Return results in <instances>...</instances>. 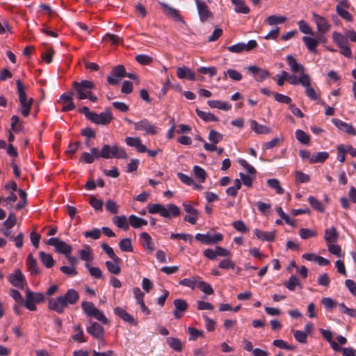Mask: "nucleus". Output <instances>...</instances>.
I'll return each instance as SVG.
<instances>
[{"label": "nucleus", "instance_id": "1", "mask_svg": "<svg viewBox=\"0 0 356 356\" xmlns=\"http://www.w3.org/2000/svg\"><path fill=\"white\" fill-rule=\"evenodd\" d=\"M111 158L127 159L128 154L124 148L117 144H114L113 146L104 145L101 150L96 147H92L90 149V152H83L81 156L80 161L90 164L95 160L99 159H109Z\"/></svg>", "mask_w": 356, "mask_h": 356}, {"label": "nucleus", "instance_id": "2", "mask_svg": "<svg viewBox=\"0 0 356 356\" xmlns=\"http://www.w3.org/2000/svg\"><path fill=\"white\" fill-rule=\"evenodd\" d=\"M148 212L151 214L159 213L162 217L171 218L180 215L179 208L173 204L163 205L161 204H149Z\"/></svg>", "mask_w": 356, "mask_h": 356}, {"label": "nucleus", "instance_id": "3", "mask_svg": "<svg viewBox=\"0 0 356 356\" xmlns=\"http://www.w3.org/2000/svg\"><path fill=\"white\" fill-rule=\"evenodd\" d=\"M16 84L20 104V112L24 117H27L30 114L33 99L27 98L24 87L20 80H17Z\"/></svg>", "mask_w": 356, "mask_h": 356}, {"label": "nucleus", "instance_id": "4", "mask_svg": "<svg viewBox=\"0 0 356 356\" xmlns=\"http://www.w3.org/2000/svg\"><path fill=\"white\" fill-rule=\"evenodd\" d=\"M72 87L76 93L77 99L82 100L86 99L95 87L92 81L89 80H81L79 82L74 81Z\"/></svg>", "mask_w": 356, "mask_h": 356}, {"label": "nucleus", "instance_id": "5", "mask_svg": "<svg viewBox=\"0 0 356 356\" xmlns=\"http://www.w3.org/2000/svg\"><path fill=\"white\" fill-rule=\"evenodd\" d=\"M323 35L324 34H321L318 33V36L316 38L309 36L302 37V41L309 52L314 54L316 53V47L318 44L321 42H326L327 40Z\"/></svg>", "mask_w": 356, "mask_h": 356}, {"label": "nucleus", "instance_id": "6", "mask_svg": "<svg viewBox=\"0 0 356 356\" xmlns=\"http://www.w3.org/2000/svg\"><path fill=\"white\" fill-rule=\"evenodd\" d=\"M195 238L197 241L204 244L210 245L220 242L223 239V235L220 233L211 234L208 232L204 234L198 233L195 235Z\"/></svg>", "mask_w": 356, "mask_h": 356}, {"label": "nucleus", "instance_id": "7", "mask_svg": "<svg viewBox=\"0 0 356 356\" xmlns=\"http://www.w3.org/2000/svg\"><path fill=\"white\" fill-rule=\"evenodd\" d=\"M47 243L49 245L54 246L57 252L65 256L70 254L72 250V248L70 245L56 237L49 238Z\"/></svg>", "mask_w": 356, "mask_h": 356}, {"label": "nucleus", "instance_id": "8", "mask_svg": "<svg viewBox=\"0 0 356 356\" xmlns=\"http://www.w3.org/2000/svg\"><path fill=\"white\" fill-rule=\"evenodd\" d=\"M125 76L126 71L124 67L122 65H119L113 69L111 74L107 77V81L109 84L115 86L118 85Z\"/></svg>", "mask_w": 356, "mask_h": 356}, {"label": "nucleus", "instance_id": "9", "mask_svg": "<svg viewBox=\"0 0 356 356\" xmlns=\"http://www.w3.org/2000/svg\"><path fill=\"white\" fill-rule=\"evenodd\" d=\"M312 17L319 33L325 34L330 31L331 24L326 18L315 13H312Z\"/></svg>", "mask_w": 356, "mask_h": 356}, {"label": "nucleus", "instance_id": "10", "mask_svg": "<svg viewBox=\"0 0 356 356\" xmlns=\"http://www.w3.org/2000/svg\"><path fill=\"white\" fill-rule=\"evenodd\" d=\"M136 131H143L145 134L154 135L157 133V127L147 119L134 123Z\"/></svg>", "mask_w": 356, "mask_h": 356}, {"label": "nucleus", "instance_id": "11", "mask_svg": "<svg viewBox=\"0 0 356 356\" xmlns=\"http://www.w3.org/2000/svg\"><path fill=\"white\" fill-rule=\"evenodd\" d=\"M159 3L163 10L164 14L168 17L172 19L175 22H179L182 24H185V21L181 17L178 10L169 6L168 4L164 2H160Z\"/></svg>", "mask_w": 356, "mask_h": 356}, {"label": "nucleus", "instance_id": "12", "mask_svg": "<svg viewBox=\"0 0 356 356\" xmlns=\"http://www.w3.org/2000/svg\"><path fill=\"white\" fill-rule=\"evenodd\" d=\"M257 45L255 40H251L248 43L239 42L227 47L229 51L232 53H241L243 51H249Z\"/></svg>", "mask_w": 356, "mask_h": 356}, {"label": "nucleus", "instance_id": "13", "mask_svg": "<svg viewBox=\"0 0 356 356\" xmlns=\"http://www.w3.org/2000/svg\"><path fill=\"white\" fill-rule=\"evenodd\" d=\"M48 307L49 309L53 310L58 314L63 313L65 308L67 307L65 302H64V298L60 296L56 298L49 299Z\"/></svg>", "mask_w": 356, "mask_h": 356}, {"label": "nucleus", "instance_id": "14", "mask_svg": "<svg viewBox=\"0 0 356 356\" xmlns=\"http://www.w3.org/2000/svg\"><path fill=\"white\" fill-rule=\"evenodd\" d=\"M183 207L188 215L185 216L184 220L192 225H195L199 217V211L195 209L191 204L184 202Z\"/></svg>", "mask_w": 356, "mask_h": 356}, {"label": "nucleus", "instance_id": "15", "mask_svg": "<svg viewBox=\"0 0 356 356\" xmlns=\"http://www.w3.org/2000/svg\"><path fill=\"white\" fill-rule=\"evenodd\" d=\"M8 280L14 286L19 289H23L26 284L25 277L19 269L10 274Z\"/></svg>", "mask_w": 356, "mask_h": 356}, {"label": "nucleus", "instance_id": "16", "mask_svg": "<svg viewBox=\"0 0 356 356\" xmlns=\"http://www.w3.org/2000/svg\"><path fill=\"white\" fill-rule=\"evenodd\" d=\"M195 4L197 6L200 19L202 22L207 21L213 16L212 13L209 10L208 6L204 1L195 0Z\"/></svg>", "mask_w": 356, "mask_h": 356}, {"label": "nucleus", "instance_id": "17", "mask_svg": "<svg viewBox=\"0 0 356 356\" xmlns=\"http://www.w3.org/2000/svg\"><path fill=\"white\" fill-rule=\"evenodd\" d=\"M112 113L108 111H106L105 112H102L100 114H97L94 112L90 120L95 124L104 125L108 124L112 120Z\"/></svg>", "mask_w": 356, "mask_h": 356}, {"label": "nucleus", "instance_id": "18", "mask_svg": "<svg viewBox=\"0 0 356 356\" xmlns=\"http://www.w3.org/2000/svg\"><path fill=\"white\" fill-rule=\"evenodd\" d=\"M332 122L341 131L351 136H356V129L351 124L341 120L333 118Z\"/></svg>", "mask_w": 356, "mask_h": 356}, {"label": "nucleus", "instance_id": "19", "mask_svg": "<svg viewBox=\"0 0 356 356\" xmlns=\"http://www.w3.org/2000/svg\"><path fill=\"white\" fill-rule=\"evenodd\" d=\"M286 60L288 65L289 66L290 70L293 73H300V74H306L305 72V67L302 64L298 63L293 56L288 55Z\"/></svg>", "mask_w": 356, "mask_h": 356}, {"label": "nucleus", "instance_id": "20", "mask_svg": "<svg viewBox=\"0 0 356 356\" xmlns=\"http://www.w3.org/2000/svg\"><path fill=\"white\" fill-rule=\"evenodd\" d=\"M73 92L64 93L60 97V102L63 104V111H70L75 108V105L72 101Z\"/></svg>", "mask_w": 356, "mask_h": 356}, {"label": "nucleus", "instance_id": "21", "mask_svg": "<svg viewBox=\"0 0 356 356\" xmlns=\"http://www.w3.org/2000/svg\"><path fill=\"white\" fill-rule=\"evenodd\" d=\"M175 306V311L173 312L175 317L179 319L182 317L184 312L188 308V304L186 300L183 299H175L173 302Z\"/></svg>", "mask_w": 356, "mask_h": 356}, {"label": "nucleus", "instance_id": "22", "mask_svg": "<svg viewBox=\"0 0 356 356\" xmlns=\"http://www.w3.org/2000/svg\"><path fill=\"white\" fill-rule=\"evenodd\" d=\"M126 144L129 146L136 148V149L140 153H144L147 151V147L142 143V140L138 137H127L125 138Z\"/></svg>", "mask_w": 356, "mask_h": 356}, {"label": "nucleus", "instance_id": "23", "mask_svg": "<svg viewBox=\"0 0 356 356\" xmlns=\"http://www.w3.org/2000/svg\"><path fill=\"white\" fill-rule=\"evenodd\" d=\"M87 332L98 340L103 339L104 330L103 327L98 323L93 322L91 325L87 327Z\"/></svg>", "mask_w": 356, "mask_h": 356}, {"label": "nucleus", "instance_id": "24", "mask_svg": "<svg viewBox=\"0 0 356 356\" xmlns=\"http://www.w3.org/2000/svg\"><path fill=\"white\" fill-rule=\"evenodd\" d=\"M139 236L143 247L149 252H152L155 250V245L151 236L147 232H142Z\"/></svg>", "mask_w": 356, "mask_h": 356}, {"label": "nucleus", "instance_id": "25", "mask_svg": "<svg viewBox=\"0 0 356 356\" xmlns=\"http://www.w3.org/2000/svg\"><path fill=\"white\" fill-rule=\"evenodd\" d=\"M248 69L253 74L255 80L257 81H263L269 76L268 72L264 69L256 66H249Z\"/></svg>", "mask_w": 356, "mask_h": 356}, {"label": "nucleus", "instance_id": "26", "mask_svg": "<svg viewBox=\"0 0 356 356\" xmlns=\"http://www.w3.org/2000/svg\"><path fill=\"white\" fill-rule=\"evenodd\" d=\"M60 297L64 298L66 305L68 307L70 305H74L79 299V293L72 289H68L64 295H60Z\"/></svg>", "mask_w": 356, "mask_h": 356}, {"label": "nucleus", "instance_id": "27", "mask_svg": "<svg viewBox=\"0 0 356 356\" xmlns=\"http://www.w3.org/2000/svg\"><path fill=\"white\" fill-rule=\"evenodd\" d=\"M177 75L179 79H187L190 81L195 79V74L192 70L187 67H179L177 68Z\"/></svg>", "mask_w": 356, "mask_h": 356}, {"label": "nucleus", "instance_id": "28", "mask_svg": "<svg viewBox=\"0 0 356 356\" xmlns=\"http://www.w3.org/2000/svg\"><path fill=\"white\" fill-rule=\"evenodd\" d=\"M115 315L120 317L124 321L127 322L131 325H136L137 321H136L129 313H127L123 308L117 307L114 309Z\"/></svg>", "mask_w": 356, "mask_h": 356}, {"label": "nucleus", "instance_id": "29", "mask_svg": "<svg viewBox=\"0 0 356 356\" xmlns=\"http://www.w3.org/2000/svg\"><path fill=\"white\" fill-rule=\"evenodd\" d=\"M115 259H112L111 261H106L105 264L108 269V270L114 275H118L120 273V264L122 262L121 259L118 257Z\"/></svg>", "mask_w": 356, "mask_h": 356}, {"label": "nucleus", "instance_id": "30", "mask_svg": "<svg viewBox=\"0 0 356 356\" xmlns=\"http://www.w3.org/2000/svg\"><path fill=\"white\" fill-rule=\"evenodd\" d=\"M250 123L251 129L257 134H268L272 131L271 128L259 124L256 120H250Z\"/></svg>", "mask_w": 356, "mask_h": 356}, {"label": "nucleus", "instance_id": "31", "mask_svg": "<svg viewBox=\"0 0 356 356\" xmlns=\"http://www.w3.org/2000/svg\"><path fill=\"white\" fill-rule=\"evenodd\" d=\"M26 266L28 270L31 275H37L40 273V268L38 265L37 261L34 259L32 254H29L27 257Z\"/></svg>", "mask_w": 356, "mask_h": 356}, {"label": "nucleus", "instance_id": "32", "mask_svg": "<svg viewBox=\"0 0 356 356\" xmlns=\"http://www.w3.org/2000/svg\"><path fill=\"white\" fill-rule=\"evenodd\" d=\"M309 77V76L307 74H300L298 78L293 74H291L287 81L291 85L301 84L303 86L308 83Z\"/></svg>", "mask_w": 356, "mask_h": 356}, {"label": "nucleus", "instance_id": "33", "mask_svg": "<svg viewBox=\"0 0 356 356\" xmlns=\"http://www.w3.org/2000/svg\"><path fill=\"white\" fill-rule=\"evenodd\" d=\"M339 234L334 227L327 228L325 230L324 238L327 244L336 243L338 240Z\"/></svg>", "mask_w": 356, "mask_h": 356}, {"label": "nucleus", "instance_id": "34", "mask_svg": "<svg viewBox=\"0 0 356 356\" xmlns=\"http://www.w3.org/2000/svg\"><path fill=\"white\" fill-rule=\"evenodd\" d=\"M207 104L211 108H218L225 111L230 110L232 108V105L229 103L219 100H209Z\"/></svg>", "mask_w": 356, "mask_h": 356}, {"label": "nucleus", "instance_id": "35", "mask_svg": "<svg viewBox=\"0 0 356 356\" xmlns=\"http://www.w3.org/2000/svg\"><path fill=\"white\" fill-rule=\"evenodd\" d=\"M129 225L135 229H139L147 225V221L143 218L138 217L136 215H131L129 217Z\"/></svg>", "mask_w": 356, "mask_h": 356}, {"label": "nucleus", "instance_id": "36", "mask_svg": "<svg viewBox=\"0 0 356 356\" xmlns=\"http://www.w3.org/2000/svg\"><path fill=\"white\" fill-rule=\"evenodd\" d=\"M39 257L43 265L48 268L53 267L56 264V261L53 259L52 256L50 254L46 253L43 251H40L39 252Z\"/></svg>", "mask_w": 356, "mask_h": 356}, {"label": "nucleus", "instance_id": "37", "mask_svg": "<svg viewBox=\"0 0 356 356\" xmlns=\"http://www.w3.org/2000/svg\"><path fill=\"white\" fill-rule=\"evenodd\" d=\"M254 234L258 238L262 241H273L275 239V234L273 232H264L255 229Z\"/></svg>", "mask_w": 356, "mask_h": 356}, {"label": "nucleus", "instance_id": "38", "mask_svg": "<svg viewBox=\"0 0 356 356\" xmlns=\"http://www.w3.org/2000/svg\"><path fill=\"white\" fill-rule=\"evenodd\" d=\"M232 4L234 6V11L237 13L248 14L250 10L247 6L243 0H231Z\"/></svg>", "mask_w": 356, "mask_h": 356}, {"label": "nucleus", "instance_id": "39", "mask_svg": "<svg viewBox=\"0 0 356 356\" xmlns=\"http://www.w3.org/2000/svg\"><path fill=\"white\" fill-rule=\"evenodd\" d=\"M286 17L282 15H272L266 18L265 22L269 26H274L284 23Z\"/></svg>", "mask_w": 356, "mask_h": 356}, {"label": "nucleus", "instance_id": "40", "mask_svg": "<svg viewBox=\"0 0 356 356\" xmlns=\"http://www.w3.org/2000/svg\"><path fill=\"white\" fill-rule=\"evenodd\" d=\"M114 224L123 230H127L129 227V220L125 216H115L113 218Z\"/></svg>", "mask_w": 356, "mask_h": 356}, {"label": "nucleus", "instance_id": "41", "mask_svg": "<svg viewBox=\"0 0 356 356\" xmlns=\"http://www.w3.org/2000/svg\"><path fill=\"white\" fill-rule=\"evenodd\" d=\"M321 333L323 338L326 339L330 344L332 348L334 350H340V346L334 341H332V333L327 330L321 329Z\"/></svg>", "mask_w": 356, "mask_h": 356}, {"label": "nucleus", "instance_id": "42", "mask_svg": "<svg viewBox=\"0 0 356 356\" xmlns=\"http://www.w3.org/2000/svg\"><path fill=\"white\" fill-rule=\"evenodd\" d=\"M73 330L75 334H73L72 337L74 341L78 343H83L86 341L84 337L83 331L79 325H74Z\"/></svg>", "mask_w": 356, "mask_h": 356}, {"label": "nucleus", "instance_id": "43", "mask_svg": "<svg viewBox=\"0 0 356 356\" xmlns=\"http://www.w3.org/2000/svg\"><path fill=\"white\" fill-rule=\"evenodd\" d=\"M196 113L200 118L205 122H217L218 121V118L211 113L210 112H205L200 111L199 109H196Z\"/></svg>", "mask_w": 356, "mask_h": 356}, {"label": "nucleus", "instance_id": "44", "mask_svg": "<svg viewBox=\"0 0 356 356\" xmlns=\"http://www.w3.org/2000/svg\"><path fill=\"white\" fill-rule=\"evenodd\" d=\"M26 298L35 303L41 302L44 300V296L42 293H33L29 289L26 291Z\"/></svg>", "mask_w": 356, "mask_h": 356}, {"label": "nucleus", "instance_id": "45", "mask_svg": "<svg viewBox=\"0 0 356 356\" xmlns=\"http://www.w3.org/2000/svg\"><path fill=\"white\" fill-rule=\"evenodd\" d=\"M193 174L195 177L200 182L204 183L206 180L207 172L205 170L199 165H195L193 167Z\"/></svg>", "mask_w": 356, "mask_h": 356}, {"label": "nucleus", "instance_id": "46", "mask_svg": "<svg viewBox=\"0 0 356 356\" xmlns=\"http://www.w3.org/2000/svg\"><path fill=\"white\" fill-rule=\"evenodd\" d=\"M296 139L302 144L309 145L310 143V136L306 132L301 129H297L295 132Z\"/></svg>", "mask_w": 356, "mask_h": 356}, {"label": "nucleus", "instance_id": "47", "mask_svg": "<svg viewBox=\"0 0 356 356\" xmlns=\"http://www.w3.org/2000/svg\"><path fill=\"white\" fill-rule=\"evenodd\" d=\"M332 39L334 42L337 44L339 47L348 44V40L346 35L336 31L332 33Z\"/></svg>", "mask_w": 356, "mask_h": 356}, {"label": "nucleus", "instance_id": "48", "mask_svg": "<svg viewBox=\"0 0 356 356\" xmlns=\"http://www.w3.org/2000/svg\"><path fill=\"white\" fill-rule=\"evenodd\" d=\"M268 186L275 191L276 193L282 195L284 193V189L282 188L280 183L277 179H269L267 180Z\"/></svg>", "mask_w": 356, "mask_h": 356}, {"label": "nucleus", "instance_id": "49", "mask_svg": "<svg viewBox=\"0 0 356 356\" xmlns=\"http://www.w3.org/2000/svg\"><path fill=\"white\" fill-rule=\"evenodd\" d=\"M305 88V94L307 96L312 100H318L319 97L316 90L311 86L310 77L308 79V83L303 86Z\"/></svg>", "mask_w": 356, "mask_h": 356}, {"label": "nucleus", "instance_id": "50", "mask_svg": "<svg viewBox=\"0 0 356 356\" xmlns=\"http://www.w3.org/2000/svg\"><path fill=\"white\" fill-rule=\"evenodd\" d=\"M199 280L200 279L197 277L185 278L180 280L179 283L180 285L189 287L191 289H194L197 286Z\"/></svg>", "mask_w": 356, "mask_h": 356}, {"label": "nucleus", "instance_id": "51", "mask_svg": "<svg viewBox=\"0 0 356 356\" xmlns=\"http://www.w3.org/2000/svg\"><path fill=\"white\" fill-rule=\"evenodd\" d=\"M119 246L120 250L123 252H133L131 241V239L129 238L122 239L119 243Z\"/></svg>", "mask_w": 356, "mask_h": 356}, {"label": "nucleus", "instance_id": "52", "mask_svg": "<svg viewBox=\"0 0 356 356\" xmlns=\"http://www.w3.org/2000/svg\"><path fill=\"white\" fill-rule=\"evenodd\" d=\"M80 257L82 260L87 261H91L93 259L91 250L88 246H86L84 249L79 251Z\"/></svg>", "mask_w": 356, "mask_h": 356}, {"label": "nucleus", "instance_id": "53", "mask_svg": "<svg viewBox=\"0 0 356 356\" xmlns=\"http://www.w3.org/2000/svg\"><path fill=\"white\" fill-rule=\"evenodd\" d=\"M308 202L313 209L320 212L324 211V207L323 204L314 196H309L308 197Z\"/></svg>", "mask_w": 356, "mask_h": 356}, {"label": "nucleus", "instance_id": "54", "mask_svg": "<svg viewBox=\"0 0 356 356\" xmlns=\"http://www.w3.org/2000/svg\"><path fill=\"white\" fill-rule=\"evenodd\" d=\"M188 332L190 334L189 340L195 341L199 337H204V334L202 330H197L196 328L189 327Z\"/></svg>", "mask_w": 356, "mask_h": 356}, {"label": "nucleus", "instance_id": "55", "mask_svg": "<svg viewBox=\"0 0 356 356\" xmlns=\"http://www.w3.org/2000/svg\"><path fill=\"white\" fill-rule=\"evenodd\" d=\"M85 267L88 270L91 276L96 279H100L102 277V273L99 268L92 267L89 263H86Z\"/></svg>", "mask_w": 356, "mask_h": 356}, {"label": "nucleus", "instance_id": "56", "mask_svg": "<svg viewBox=\"0 0 356 356\" xmlns=\"http://www.w3.org/2000/svg\"><path fill=\"white\" fill-rule=\"evenodd\" d=\"M197 286L207 295H211L213 293V289L211 286L204 281L199 280Z\"/></svg>", "mask_w": 356, "mask_h": 356}, {"label": "nucleus", "instance_id": "57", "mask_svg": "<svg viewBox=\"0 0 356 356\" xmlns=\"http://www.w3.org/2000/svg\"><path fill=\"white\" fill-rule=\"evenodd\" d=\"M329 154L326 152H320L313 154V159L312 163H323L327 159Z\"/></svg>", "mask_w": 356, "mask_h": 356}, {"label": "nucleus", "instance_id": "58", "mask_svg": "<svg viewBox=\"0 0 356 356\" xmlns=\"http://www.w3.org/2000/svg\"><path fill=\"white\" fill-rule=\"evenodd\" d=\"M82 309L88 316H92V314L97 309L94 304L91 302H83L81 303Z\"/></svg>", "mask_w": 356, "mask_h": 356}, {"label": "nucleus", "instance_id": "59", "mask_svg": "<svg viewBox=\"0 0 356 356\" xmlns=\"http://www.w3.org/2000/svg\"><path fill=\"white\" fill-rule=\"evenodd\" d=\"M168 343L170 348L176 351H181L182 344L179 339L177 338L170 337L168 339Z\"/></svg>", "mask_w": 356, "mask_h": 356}, {"label": "nucleus", "instance_id": "60", "mask_svg": "<svg viewBox=\"0 0 356 356\" xmlns=\"http://www.w3.org/2000/svg\"><path fill=\"white\" fill-rule=\"evenodd\" d=\"M218 267L222 269H234L235 267V264L233 261L231 260L230 257H227L225 259H222L218 264Z\"/></svg>", "mask_w": 356, "mask_h": 356}, {"label": "nucleus", "instance_id": "61", "mask_svg": "<svg viewBox=\"0 0 356 356\" xmlns=\"http://www.w3.org/2000/svg\"><path fill=\"white\" fill-rule=\"evenodd\" d=\"M298 24L300 32H302V33L314 35L312 29L305 20L299 21Z\"/></svg>", "mask_w": 356, "mask_h": 356}, {"label": "nucleus", "instance_id": "62", "mask_svg": "<svg viewBox=\"0 0 356 356\" xmlns=\"http://www.w3.org/2000/svg\"><path fill=\"white\" fill-rule=\"evenodd\" d=\"M197 72L204 74H209L211 77L217 74V70L215 67H200L197 70Z\"/></svg>", "mask_w": 356, "mask_h": 356}, {"label": "nucleus", "instance_id": "63", "mask_svg": "<svg viewBox=\"0 0 356 356\" xmlns=\"http://www.w3.org/2000/svg\"><path fill=\"white\" fill-rule=\"evenodd\" d=\"M300 236L302 239H308L316 236V232L312 229L302 228L299 231Z\"/></svg>", "mask_w": 356, "mask_h": 356}, {"label": "nucleus", "instance_id": "64", "mask_svg": "<svg viewBox=\"0 0 356 356\" xmlns=\"http://www.w3.org/2000/svg\"><path fill=\"white\" fill-rule=\"evenodd\" d=\"M222 135L215 130H211L209 134V140L214 143L217 144L222 140Z\"/></svg>", "mask_w": 356, "mask_h": 356}]
</instances>
